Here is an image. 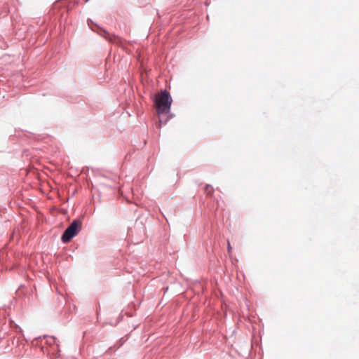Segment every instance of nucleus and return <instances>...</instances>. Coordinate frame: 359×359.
Instances as JSON below:
<instances>
[{
    "label": "nucleus",
    "instance_id": "f03ea898",
    "mask_svg": "<svg viewBox=\"0 0 359 359\" xmlns=\"http://www.w3.org/2000/svg\"><path fill=\"white\" fill-rule=\"evenodd\" d=\"M81 221L80 219H74L62 233L61 236L62 242L63 243L70 242L81 231Z\"/></svg>",
    "mask_w": 359,
    "mask_h": 359
},
{
    "label": "nucleus",
    "instance_id": "6e6552de",
    "mask_svg": "<svg viewBox=\"0 0 359 359\" xmlns=\"http://www.w3.org/2000/svg\"><path fill=\"white\" fill-rule=\"evenodd\" d=\"M209 5H210V2L206 1V2H205V6H209Z\"/></svg>",
    "mask_w": 359,
    "mask_h": 359
},
{
    "label": "nucleus",
    "instance_id": "423d86ee",
    "mask_svg": "<svg viewBox=\"0 0 359 359\" xmlns=\"http://www.w3.org/2000/svg\"><path fill=\"white\" fill-rule=\"evenodd\" d=\"M174 116V114H170L168 117L165 119V120H163L162 118H159V122H160V124H166L167 121L171 118L172 117Z\"/></svg>",
    "mask_w": 359,
    "mask_h": 359
},
{
    "label": "nucleus",
    "instance_id": "0eeeda50",
    "mask_svg": "<svg viewBox=\"0 0 359 359\" xmlns=\"http://www.w3.org/2000/svg\"><path fill=\"white\" fill-rule=\"evenodd\" d=\"M227 251L230 254L231 252V246L230 242L228 241Z\"/></svg>",
    "mask_w": 359,
    "mask_h": 359
},
{
    "label": "nucleus",
    "instance_id": "f257e3e1",
    "mask_svg": "<svg viewBox=\"0 0 359 359\" xmlns=\"http://www.w3.org/2000/svg\"><path fill=\"white\" fill-rule=\"evenodd\" d=\"M154 102L157 107L158 114H169L172 102L170 93L166 90H161L159 94L156 95Z\"/></svg>",
    "mask_w": 359,
    "mask_h": 359
},
{
    "label": "nucleus",
    "instance_id": "39448f33",
    "mask_svg": "<svg viewBox=\"0 0 359 359\" xmlns=\"http://www.w3.org/2000/svg\"><path fill=\"white\" fill-rule=\"evenodd\" d=\"M205 191L208 195H210L213 191V187L210 184H206Z\"/></svg>",
    "mask_w": 359,
    "mask_h": 359
},
{
    "label": "nucleus",
    "instance_id": "20e7f679",
    "mask_svg": "<svg viewBox=\"0 0 359 359\" xmlns=\"http://www.w3.org/2000/svg\"><path fill=\"white\" fill-rule=\"evenodd\" d=\"M47 343L50 345L57 344V339L54 337H48L46 340Z\"/></svg>",
    "mask_w": 359,
    "mask_h": 359
},
{
    "label": "nucleus",
    "instance_id": "7ed1b4c3",
    "mask_svg": "<svg viewBox=\"0 0 359 359\" xmlns=\"http://www.w3.org/2000/svg\"><path fill=\"white\" fill-rule=\"evenodd\" d=\"M88 25L90 27V29L95 32V29L93 28L92 25H94L97 28L100 29V31L98 32V34L104 37L107 40H108L109 42L116 43L118 46L122 45L123 43V39L119 37L118 36H116L113 34H110L109 32H107L106 29L100 27L97 24L95 23L91 19H88Z\"/></svg>",
    "mask_w": 359,
    "mask_h": 359
}]
</instances>
